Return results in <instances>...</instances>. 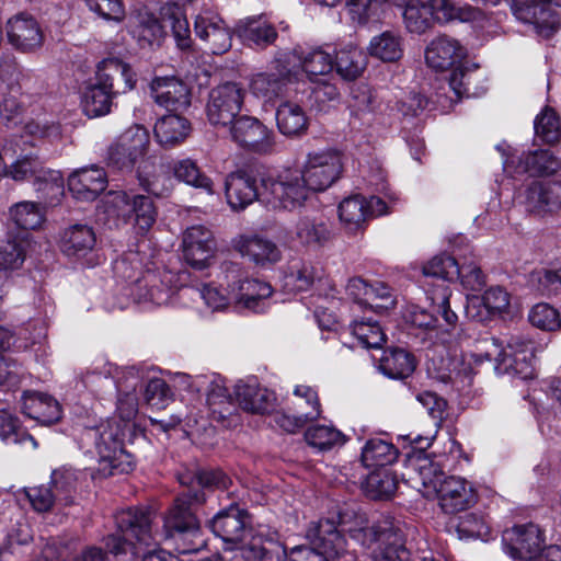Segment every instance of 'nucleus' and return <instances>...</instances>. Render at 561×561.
I'll return each instance as SVG.
<instances>
[{
    "instance_id": "obj_9",
    "label": "nucleus",
    "mask_w": 561,
    "mask_h": 561,
    "mask_svg": "<svg viewBox=\"0 0 561 561\" xmlns=\"http://www.w3.org/2000/svg\"><path fill=\"white\" fill-rule=\"evenodd\" d=\"M263 203L274 208L296 209L301 207L313 191L301 170L287 169L277 178H263Z\"/></svg>"
},
{
    "instance_id": "obj_64",
    "label": "nucleus",
    "mask_w": 561,
    "mask_h": 561,
    "mask_svg": "<svg viewBox=\"0 0 561 561\" xmlns=\"http://www.w3.org/2000/svg\"><path fill=\"white\" fill-rule=\"evenodd\" d=\"M131 207L133 217L138 229L142 232L148 231L157 218V209L152 198L145 195H133Z\"/></svg>"
},
{
    "instance_id": "obj_6",
    "label": "nucleus",
    "mask_w": 561,
    "mask_h": 561,
    "mask_svg": "<svg viewBox=\"0 0 561 561\" xmlns=\"http://www.w3.org/2000/svg\"><path fill=\"white\" fill-rule=\"evenodd\" d=\"M126 431H129L126 423L107 421L88 433L94 438L103 470H108L111 474L127 473L134 468L133 456L124 448Z\"/></svg>"
},
{
    "instance_id": "obj_33",
    "label": "nucleus",
    "mask_w": 561,
    "mask_h": 561,
    "mask_svg": "<svg viewBox=\"0 0 561 561\" xmlns=\"http://www.w3.org/2000/svg\"><path fill=\"white\" fill-rule=\"evenodd\" d=\"M295 238L301 247L320 249L332 238L331 226L321 216H302L295 225Z\"/></svg>"
},
{
    "instance_id": "obj_17",
    "label": "nucleus",
    "mask_w": 561,
    "mask_h": 561,
    "mask_svg": "<svg viewBox=\"0 0 561 561\" xmlns=\"http://www.w3.org/2000/svg\"><path fill=\"white\" fill-rule=\"evenodd\" d=\"M387 213V204L376 196L367 199L362 195H353L344 198L339 205V218L348 232L362 230L370 217Z\"/></svg>"
},
{
    "instance_id": "obj_41",
    "label": "nucleus",
    "mask_w": 561,
    "mask_h": 561,
    "mask_svg": "<svg viewBox=\"0 0 561 561\" xmlns=\"http://www.w3.org/2000/svg\"><path fill=\"white\" fill-rule=\"evenodd\" d=\"M190 130V122L175 114L163 116L154 125V136L158 142L164 147L180 144L188 136Z\"/></svg>"
},
{
    "instance_id": "obj_28",
    "label": "nucleus",
    "mask_w": 561,
    "mask_h": 561,
    "mask_svg": "<svg viewBox=\"0 0 561 561\" xmlns=\"http://www.w3.org/2000/svg\"><path fill=\"white\" fill-rule=\"evenodd\" d=\"M337 518L342 533H347L352 539L366 548L374 546L376 538L379 536L377 527L380 525V519L368 526L366 514L354 506H346L341 510Z\"/></svg>"
},
{
    "instance_id": "obj_26",
    "label": "nucleus",
    "mask_w": 561,
    "mask_h": 561,
    "mask_svg": "<svg viewBox=\"0 0 561 561\" xmlns=\"http://www.w3.org/2000/svg\"><path fill=\"white\" fill-rule=\"evenodd\" d=\"M151 96L157 104L171 111L190 106L191 93L187 85L175 77H158L150 84Z\"/></svg>"
},
{
    "instance_id": "obj_53",
    "label": "nucleus",
    "mask_w": 561,
    "mask_h": 561,
    "mask_svg": "<svg viewBox=\"0 0 561 561\" xmlns=\"http://www.w3.org/2000/svg\"><path fill=\"white\" fill-rule=\"evenodd\" d=\"M164 24L152 14H139L131 26V34L141 47L159 44L164 35Z\"/></svg>"
},
{
    "instance_id": "obj_60",
    "label": "nucleus",
    "mask_w": 561,
    "mask_h": 561,
    "mask_svg": "<svg viewBox=\"0 0 561 561\" xmlns=\"http://www.w3.org/2000/svg\"><path fill=\"white\" fill-rule=\"evenodd\" d=\"M364 489L371 499L381 500L391 496L396 492L397 483L390 472L386 470L375 471L368 474Z\"/></svg>"
},
{
    "instance_id": "obj_21",
    "label": "nucleus",
    "mask_w": 561,
    "mask_h": 561,
    "mask_svg": "<svg viewBox=\"0 0 561 561\" xmlns=\"http://www.w3.org/2000/svg\"><path fill=\"white\" fill-rule=\"evenodd\" d=\"M525 207L527 211L539 217L561 211V182L530 183L525 191Z\"/></svg>"
},
{
    "instance_id": "obj_16",
    "label": "nucleus",
    "mask_w": 561,
    "mask_h": 561,
    "mask_svg": "<svg viewBox=\"0 0 561 561\" xmlns=\"http://www.w3.org/2000/svg\"><path fill=\"white\" fill-rule=\"evenodd\" d=\"M551 3L561 5V0H512V10L518 20L534 24L539 35L550 37L561 25Z\"/></svg>"
},
{
    "instance_id": "obj_1",
    "label": "nucleus",
    "mask_w": 561,
    "mask_h": 561,
    "mask_svg": "<svg viewBox=\"0 0 561 561\" xmlns=\"http://www.w3.org/2000/svg\"><path fill=\"white\" fill-rule=\"evenodd\" d=\"M153 514L146 507H127L116 513V531L104 538V546L118 561H179L163 549H148L156 543Z\"/></svg>"
},
{
    "instance_id": "obj_40",
    "label": "nucleus",
    "mask_w": 561,
    "mask_h": 561,
    "mask_svg": "<svg viewBox=\"0 0 561 561\" xmlns=\"http://www.w3.org/2000/svg\"><path fill=\"white\" fill-rule=\"evenodd\" d=\"M414 356L402 348H390L383 352L379 360L380 371L392 379L408 378L415 369Z\"/></svg>"
},
{
    "instance_id": "obj_52",
    "label": "nucleus",
    "mask_w": 561,
    "mask_h": 561,
    "mask_svg": "<svg viewBox=\"0 0 561 561\" xmlns=\"http://www.w3.org/2000/svg\"><path fill=\"white\" fill-rule=\"evenodd\" d=\"M111 91L93 83L88 87L82 96V108L89 117H100L111 112L113 99Z\"/></svg>"
},
{
    "instance_id": "obj_46",
    "label": "nucleus",
    "mask_w": 561,
    "mask_h": 561,
    "mask_svg": "<svg viewBox=\"0 0 561 561\" xmlns=\"http://www.w3.org/2000/svg\"><path fill=\"white\" fill-rule=\"evenodd\" d=\"M398 454V449L392 443L376 437L370 438L364 445L362 460L368 468L385 467L394 462Z\"/></svg>"
},
{
    "instance_id": "obj_56",
    "label": "nucleus",
    "mask_w": 561,
    "mask_h": 561,
    "mask_svg": "<svg viewBox=\"0 0 561 561\" xmlns=\"http://www.w3.org/2000/svg\"><path fill=\"white\" fill-rule=\"evenodd\" d=\"M305 438L310 446L320 451L330 450L336 446H342L344 443L343 434L339 430L327 425L309 427L305 433Z\"/></svg>"
},
{
    "instance_id": "obj_15",
    "label": "nucleus",
    "mask_w": 561,
    "mask_h": 561,
    "mask_svg": "<svg viewBox=\"0 0 561 561\" xmlns=\"http://www.w3.org/2000/svg\"><path fill=\"white\" fill-rule=\"evenodd\" d=\"M379 536L370 547L374 561H409L410 552L404 547L403 525L393 517L380 518Z\"/></svg>"
},
{
    "instance_id": "obj_37",
    "label": "nucleus",
    "mask_w": 561,
    "mask_h": 561,
    "mask_svg": "<svg viewBox=\"0 0 561 561\" xmlns=\"http://www.w3.org/2000/svg\"><path fill=\"white\" fill-rule=\"evenodd\" d=\"M483 76L477 66L460 65L453 70L449 77V87L458 98H477L485 92L481 84Z\"/></svg>"
},
{
    "instance_id": "obj_29",
    "label": "nucleus",
    "mask_w": 561,
    "mask_h": 561,
    "mask_svg": "<svg viewBox=\"0 0 561 561\" xmlns=\"http://www.w3.org/2000/svg\"><path fill=\"white\" fill-rule=\"evenodd\" d=\"M107 176L100 167L82 168L68 178V187L78 201H94L106 187Z\"/></svg>"
},
{
    "instance_id": "obj_27",
    "label": "nucleus",
    "mask_w": 561,
    "mask_h": 561,
    "mask_svg": "<svg viewBox=\"0 0 561 561\" xmlns=\"http://www.w3.org/2000/svg\"><path fill=\"white\" fill-rule=\"evenodd\" d=\"M341 533L334 520L321 518L309 524L306 537L311 546L321 549L329 557H341L346 551V541Z\"/></svg>"
},
{
    "instance_id": "obj_63",
    "label": "nucleus",
    "mask_w": 561,
    "mask_h": 561,
    "mask_svg": "<svg viewBox=\"0 0 561 561\" xmlns=\"http://www.w3.org/2000/svg\"><path fill=\"white\" fill-rule=\"evenodd\" d=\"M300 61L304 70L310 78L329 73L334 65L331 55L321 47L302 53Z\"/></svg>"
},
{
    "instance_id": "obj_34",
    "label": "nucleus",
    "mask_w": 561,
    "mask_h": 561,
    "mask_svg": "<svg viewBox=\"0 0 561 561\" xmlns=\"http://www.w3.org/2000/svg\"><path fill=\"white\" fill-rule=\"evenodd\" d=\"M234 393L240 407L251 413H270L276 401L274 392L256 382H239Z\"/></svg>"
},
{
    "instance_id": "obj_2",
    "label": "nucleus",
    "mask_w": 561,
    "mask_h": 561,
    "mask_svg": "<svg viewBox=\"0 0 561 561\" xmlns=\"http://www.w3.org/2000/svg\"><path fill=\"white\" fill-rule=\"evenodd\" d=\"M203 491L183 492L163 514V535L174 541L175 550L181 554L195 553L205 546L198 508L205 503Z\"/></svg>"
},
{
    "instance_id": "obj_11",
    "label": "nucleus",
    "mask_w": 561,
    "mask_h": 561,
    "mask_svg": "<svg viewBox=\"0 0 561 561\" xmlns=\"http://www.w3.org/2000/svg\"><path fill=\"white\" fill-rule=\"evenodd\" d=\"M231 139L241 148L259 154H267L275 150L276 141L272 129L257 118L241 115L230 125Z\"/></svg>"
},
{
    "instance_id": "obj_20",
    "label": "nucleus",
    "mask_w": 561,
    "mask_h": 561,
    "mask_svg": "<svg viewBox=\"0 0 561 561\" xmlns=\"http://www.w3.org/2000/svg\"><path fill=\"white\" fill-rule=\"evenodd\" d=\"M251 518L247 510L230 504L210 520L211 531L225 542H239L249 533Z\"/></svg>"
},
{
    "instance_id": "obj_3",
    "label": "nucleus",
    "mask_w": 561,
    "mask_h": 561,
    "mask_svg": "<svg viewBox=\"0 0 561 561\" xmlns=\"http://www.w3.org/2000/svg\"><path fill=\"white\" fill-rule=\"evenodd\" d=\"M422 484L421 492L425 497H437L442 510L455 514L467 510L474 502V493L468 482L460 477H446L438 465L424 460L419 467Z\"/></svg>"
},
{
    "instance_id": "obj_32",
    "label": "nucleus",
    "mask_w": 561,
    "mask_h": 561,
    "mask_svg": "<svg viewBox=\"0 0 561 561\" xmlns=\"http://www.w3.org/2000/svg\"><path fill=\"white\" fill-rule=\"evenodd\" d=\"M466 55L465 48L458 41L438 36L431 42L425 50L426 64L437 70H446L459 62Z\"/></svg>"
},
{
    "instance_id": "obj_19",
    "label": "nucleus",
    "mask_w": 561,
    "mask_h": 561,
    "mask_svg": "<svg viewBox=\"0 0 561 561\" xmlns=\"http://www.w3.org/2000/svg\"><path fill=\"white\" fill-rule=\"evenodd\" d=\"M184 260L194 268L203 270L209 265L216 251L213 232L202 225L188 227L182 239Z\"/></svg>"
},
{
    "instance_id": "obj_43",
    "label": "nucleus",
    "mask_w": 561,
    "mask_h": 561,
    "mask_svg": "<svg viewBox=\"0 0 561 561\" xmlns=\"http://www.w3.org/2000/svg\"><path fill=\"white\" fill-rule=\"evenodd\" d=\"M0 438L5 444L35 449L37 442L22 427L18 416L5 408H0Z\"/></svg>"
},
{
    "instance_id": "obj_14",
    "label": "nucleus",
    "mask_w": 561,
    "mask_h": 561,
    "mask_svg": "<svg viewBox=\"0 0 561 561\" xmlns=\"http://www.w3.org/2000/svg\"><path fill=\"white\" fill-rule=\"evenodd\" d=\"M25 79L26 75L13 59L0 64V116L7 122L15 119L23 112L19 98Z\"/></svg>"
},
{
    "instance_id": "obj_51",
    "label": "nucleus",
    "mask_w": 561,
    "mask_h": 561,
    "mask_svg": "<svg viewBox=\"0 0 561 561\" xmlns=\"http://www.w3.org/2000/svg\"><path fill=\"white\" fill-rule=\"evenodd\" d=\"M254 561H285L287 553L276 534L260 533L250 541Z\"/></svg>"
},
{
    "instance_id": "obj_42",
    "label": "nucleus",
    "mask_w": 561,
    "mask_h": 561,
    "mask_svg": "<svg viewBox=\"0 0 561 561\" xmlns=\"http://www.w3.org/2000/svg\"><path fill=\"white\" fill-rule=\"evenodd\" d=\"M95 233L87 225H75L65 231L62 252L67 256H83L95 245Z\"/></svg>"
},
{
    "instance_id": "obj_18",
    "label": "nucleus",
    "mask_w": 561,
    "mask_h": 561,
    "mask_svg": "<svg viewBox=\"0 0 561 561\" xmlns=\"http://www.w3.org/2000/svg\"><path fill=\"white\" fill-rule=\"evenodd\" d=\"M194 31L213 54H224L231 48V31L225 21L210 10H205L195 18Z\"/></svg>"
},
{
    "instance_id": "obj_4",
    "label": "nucleus",
    "mask_w": 561,
    "mask_h": 561,
    "mask_svg": "<svg viewBox=\"0 0 561 561\" xmlns=\"http://www.w3.org/2000/svg\"><path fill=\"white\" fill-rule=\"evenodd\" d=\"M408 32L423 34L434 22H476L484 19L483 12L472 7H456L450 0H408L402 12Z\"/></svg>"
},
{
    "instance_id": "obj_55",
    "label": "nucleus",
    "mask_w": 561,
    "mask_h": 561,
    "mask_svg": "<svg viewBox=\"0 0 561 561\" xmlns=\"http://www.w3.org/2000/svg\"><path fill=\"white\" fill-rule=\"evenodd\" d=\"M131 196L126 192H110L102 202L108 218L126 224L133 217Z\"/></svg>"
},
{
    "instance_id": "obj_59",
    "label": "nucleus",
    "mask_w": 561,
    "mask_h": 561,
    "mask_svg": "<svg viewBox=\"0 0 561 561\" xmlns=\"http://www.w3.org/2000/svg\"><path fill=\"white\" fill-rule=\"evenodd\" d=\"M535 133L547 144L558 142L561 138V124L557 113L546 107L535 119Z\"/></svg>"
},
{
    "instance_id": "obj_57",
    "label": "nucleus",
    "mask_w": 561,
    "mask_h": 561,
    "mask_svg": "<svg viewBox=\"0 0 561 561\" xmlns=\"http://www.w3.org/2000/svg\"><path fill=\"white\" fill-rule=\"evenodd\" d=\"M351 330L358 344L365 348H380L386 342V334L376 321L355 320Z\"/></svg>"
},
{
    "instance_id": "obj_47",
    "label": "nucleus",
    "mask_w": 561,
    "mask_h": 561,
    "mask_svg": "<svg viewBox=\"0 0 561 561\" xmlns=\"http://www.w3.org/2000/svg\"><path fill=\"white\" fill-rule=\"evenodd\" d=\"M182 485L192 486L195 483L202 488H216L226 490L231 484L230 478L221 470L184 469L178 473Z\"/></svg>"
},
{
    "instance_id": "obj_5",
    "label": "nucleus",
    "mask_w": 561,
    "mask_h": 561,
    "mask_svg": "<svg viewBox=\"0 0 561 561\" xmlns=\"http://www.w3.org/2000/svg\"><path fill=\"white\" fill-rule=\"evenodd\" d=\"M221 270L234 309L263 312L265 300L273 294L272 286L266 282L250 278L247 271L234 262H225Z\"/></svg>"
},
{
    "instance_id": "obj_39",
    "label": "nucleus",
    "mask_w": 561,
    "mask_h": 561,
    "mask_svg": "<svg viewBox=\"0 0 561 561\" xmlns=\"http://www.w3.org/2000/svg\"><path fill=\"white\" fill-rule=\"evenodd\" d=\"M336 72L344 80H355L362 76L367 67L366 54L356 45L347 44L336 51L335 56Z\"/></svg>"
},
{
    "instance_id": "obj_38",
    "label": "nucleus",
    "mask_w": 561,
    "mask_h": 561,
    "mask_svg": "<svg viewBox=\"0 0 561 561\" xmlns=\"http://www.w3.org/2000/svg\"><path fill=\"white\" fill-rule=\"evenodd\" d=\"M278 130L287 137H299L307 133L309 121L304 108L293 102L286 101L278 105L276 111Z\"/></svg>"
},
{
    "instance_id": "obj_44",
    "label": "nucleus",
    "mask_w": 561,
    "mask_h": 561,
    "mask_svg": "<svg viewBox=\"0 0 561 561\" xmlns=\"http://www.w3.org/2000/svg\"><path fill=\"white\" fill-rule=\"evenodd\" d=\"M369 54L386 62L399 60L403 55V39L392 31L374 36L368 46Z\"/></svg>"
},
{
    "instance_id": "obj_24",
    "label": "nucleus",
    "mask_w": 561,
    "mask_h": 561,
    "mask_svg": "<svg viewBox=\"0 0 561 561\" xmlns=\"http://www.w3.org/2000/svg\"><path fill=\"white\" fill-rule=\"evenodd\" d=\"M517 173L531 176H551L561 170V159L548 149H536L512 156L506 161Z\"/></svg>"
},
{
    "instance_id": "obj_13",
    "label": "nucleus",
    "mask_w": 561,
    "mask_h": 561,
    "mask_svg": "<svg viewBox=\"0 0 561 561\" xmlns=\"http://www.w3.org/2000/svg\"><path fill=\"white\" fill-rule=\"evenodd\" d=\"M300 170L313 192L325 191L341 175V156L333 150L309 152Z\"/></svg>"
},
{
    "instance_id": "obj_61",
    "label": "nucleus",
    "mask_w": 561,
    "mask_h": 561,
    "mask_svg": "<svg viewBox=\"0 0 561 561\" xmlns=\"http://www.w3.org/2000/svg\"><path fill=\"white\" fill-rule=\"evenodd\" d=\"M25 260L24 242L18 239H8L0 242V272L19 270Z\"/></svg>"
},
{
    "instance_id": "obj_12",
    "label": "nucleus",
    "mask_w": 561,
    "mask_h": 561,
    "mask_svg": "<svg viewBox=\"0 0 561 561\" xmlns=\"http://www.w3.org/2000/svg\"><path fill=\"white\" fill-rule=\"evenodd\" d=\"M244 90L234 82L214 88L208 98L206 114L213 125L228 126L237 118L243 104Z\"/></svg>"
},
{
    "instance_id": "obj_62",
    "label": "nucleus",
    "mask_w": 561,
    "mask_h": 561,
    "mask_svg": "<svg viewBox=\"0 0 561 561\" xmlns=\"http://www.w3.org/2000/svg\"><path fill=\"white\" fill-rule=\"evenodd\" d=\"M426 276L442 278L453 282L460 276L459 263L449 255H437L433 257L423 268Z\"/></svg>"
},
{
    "instance_id": "obj_58",
    "label": "nucleus",
    "mask_w": 561,
    "mask_h": 561,
    "mask_svg": "<svg viewBox=\"0 0 561 561\" xmlns=\"http://www.w3.org/2000/svg\"><path fill=\"white\" fill-rule=\"evenodd\" d=\"M316 278L317 272L310 263H295L285 276V288L294 293L305 291L312 286Z\"/></svg>"
},
{
    "instance_id": "obj_30",
    "label": "nucleus",
    "mask_w": 561,
    "mask_h": 561,
    "mask_svg": "<svg viewBox=\"0 0 561 561\" xmlns=\"http://www.w3.org/2000/svg\"><path fill=\"white\" fill-rule=\"evenodd\" d=\"M173 278L171 272L148 271L135 285L139 301H149L157 306L167 305L174 293L171 285Z\"/></svg>"
},
{
    "instance_id": "obj_7",
    "label": "nucleus",
    "mask_w": 561,
    "mask_h": 561,
    "mask_svg": "<svg viewBox=\"0 0 561 561\" xmlns=\"http://www.w3.org/2000/svg\"><path fill=\"white\" fill-rule=\"evenodd\" d=\"M502 541L505 552L515 561H561L560 547L543 548L542 533L533 523L506 529Z\"/></svg>"
},
{
    "instance_id": "obj_54",
    "label": "nucleus",
    "mask_w": 561,
    "mask_h": 561,
    "mask_svg": "<svg viewBox=\"0 0 561 561\" xmlns=\"http://www.w3.org/2000/svg\"><path fill=\"white\" fill-rule=\"evenodd\" d=\"M289 76L290 70L286 67H282L277 72L257 73L251 81V89L257 96L271 99L280 92Z\"/></svg>"
},
{
    "instance_id": "obj_8",
    "label": "nucleus",
    "mask_w": 561,
    "mask_h": 561,
    "mask_svg": "<svg viewBox=\"0 0 561 561\" xmlns=\"http://www.w3.org/2000/svg\"><path fill=\"white\" fill-rule=\"evenodd\" d=\"M14 181H31L35 191L47 204L53 205L64 194V180L59 171L45 168L41 159L33 154H21L7 169Z\"/></svg>"
},
{
    "instance_id": "obj_22",
    "label": "nucleus",
    "mask_w": 561,
    "mask_h": 561,
    "mask_svg": "<svg viewBox=\"0 0 561 561\" xmlns=\"http://www.w3.org/2000/svg\"><path fill=\"white\" fill-rule=\"evenodd\" d=\"M95 83L117 96L135 88L136 77L128 64L118 58H105L98 65Z\"/></svg>"
},
{
    "instance_id": "obj_36",
    "label": "nucleus",
    "mask_w": 561,
    "mask_h": 561,
    "mask_svg": "<svg viewBox=\"0 0 561 561\" xmlns=\"http://www.w3.org/2000/svg\"><path fill=\"white\" fill-rule=\"evenodd\" d=\"M234 33L244 43L261 48L273 44L277 38L275 27L261 18L240 20L234 27Z\"/></svg>"
},
{
    "instance_id": "obj_45",
    "label": "nucleus",
    "mask_w": 561,
    "mask_h": 561,
    "mask_svg": "<svg viewBox=\"0 0 561 561\" xmlns=\"http://www.w3.org/2000/svg\"><path fill=\"white\" fill-rule=\"evenodd\" d=\"M162 22L165 26H170L173 37L180 49L186 50L192 46V37L187 19L181 7L173 3L162 8Z\"/></svg>"
},
{
    "instance_id": "obj_35",
    "label": "nucleus",
    "mask_w": 561,
    "mask_h": 561,
    "mask_svg": "<svg viewBox=\"0 0 561 561\" xmlns=\"http://www.w3.org/2000/svg\"><path fill=\"white\" fill-rule=\"evenodd\" d=\"M23 413L44 425H50L61 419V407L51 396L33 392L24 396Z\"/></svg>"
},
{
    "instance_id": "obj_49",
    "label": "nucleus",
    "mask_w": 561,
    "mask_h": 561,
    "mask_svg": "<svg viewBox=\"0 0 561 561\" xmlns=\"http://www.w3.org/2000/svg\"><path fill=\"white\" fill-rule=\"evenodd\" d=\"M174 176L195 188H199L209 195L215 193L214 183L192 159H183L173 164Z\"/></svg>"
},
{
    "instance_id": "obj_48",
    "label": "nucleus",
    "mask_w": 561,
    "mask_h": 561,
    "mask_svg": "<svg viewBox=\"0 0 561 561\" xmlns=\"http://www.w3.org/2000/svg\"><path fill=\"white\" fill-rule=\"evenodd\" d=\"M45 209L41 203L23 201L9 208L10 220L19 228L33 230L44 221Z\"/></svg>"
},
{
    "instance_id": "obj_50",
    "label": "nucleus",
    "mask_w": 561,
    "mask_h": 561,
    "mask_svg": "<svg viewBox=\"0 0 561 561\" xmlns=\"http://www.w3.org/2000/svg\"><path fill=\"white\" fill-rule=\"evenodd\" d=\"M293 396L294 412H299L309 422H313L321 416V403L316 389L308 385H298L295 387Z\"/></svg>"
},
{
    "instance_id": "obj_23",
    "label": "nucleus",
    "mask_w": 561,
    "mask_h": 561,
    "mask_svg": "<svg viewBox=\"0 0 561 561\" xmlns=\"http://www.w3.org/2000/svg\"><path fill=\"white\" fill-rule=\"evenodd\" d=\"M7 36L9 43L23 53L38 49L44 41L38 22L25 13L16 14L8 21Z\"/></svg>"
},
{
    "instance_id": "obj_25",
    "label": "nucleus",
    "mask_w": 561,
    "mask_h": 561,
    "mask_svg": "<svg viewBox=\"0 0 561 561\" xmlns=\"http://www.w3.org/2000/svg\"><path fill=\"white\" fill-rule=\"evenodd\" d=\"M226 198L234 210H241L260 199L263 202V185L245 172L237 171L227 175L225 181Z\"/></svg>"
},
{
    "instance_id": "obj_31",
    "label": "nucleus",
    "mask_w": 561,
    "mask_h": 561,
    "mask_svg": "<svg viewBox=\"0 0 561 561\" xmlns=\"http://www.w3.org/2000/svg\"><path fill=\"white\" fill-rule=\"evenodd\" d=\"M234 249L260 266L273 265L282 260L279 248L260 236H241L234 241Z\"/></svg>"
},
{
    "instance_id": "obj_10",
    "label": "nucleus",
    "mask_w": 561,
    "mask_h": 561,
    "mask_svg": "<svg viewBox=\"0 0 561 561\" xmlns=\"http://www.w3.org/2000/svg\"><path fill=\"white\" fill-rule=\"evenodd\" d=\"M150 135L142 125H133L118 135L107 147L104 160L111 168L131 171L147 156Z\"/></svg>"
}]
</instances>
